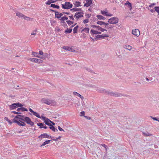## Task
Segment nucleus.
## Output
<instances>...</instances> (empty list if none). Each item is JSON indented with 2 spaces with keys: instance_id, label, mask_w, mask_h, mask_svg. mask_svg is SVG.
<instances>
[{
  "instance_id": "1",
  "label": "nucleus",
  "mask_w": 159,
  "mask_h": 159,
  "mask_svg": "<svg viewBox=\"0 0 159 159\" xmlns=\"http://www.w3.org/2000/svg\"><path fill=\"white\" fill-rule=\"evenodd\" d=\"M25 117L24 116L18 115L15 117L13 121L14 123L17 124L20 126H25L26 124L25 123L20 120H21L24 121Z\"/></svg>"
},
{
  "instance_id": "2",
  "label": "nucleus",
  "mask_w": 159,
  "mask_h": 159,
  "mask_svg": "<svg viewBox=\"0 0 159 159\" xmlns=\"http://www.w3.org/2000/svg\"><path fill=\"white\" fill-rule=\"evenodd\" d=\"M41 102L43 103L50 106H55L56 105V102L53 100H50L46 98H42Z\"/></svg>"
},
{
  "instance_id": "3",
  "label": "nucleus",
  "mask_w": 159,
  "mask_h": 159,
  "mask_svg": "<svg viewBox=\"0 0 159 159\" xmlns=\"http://www.w3.org/2000/svg\"><path fill=\"white\" fill-rule=\"evenodd\" d=\"M61 7L62 8L66 9H70L72 8L73 7V5L71 3L69 2H65L61 5Z\"/></svg>"
},
{
  "instance_id": "4",
  "label": "nucleus",
  "mask_w": 159,
  "mask_h": 159,
  "mask_svg": "<svg viewBox=\"0 0 159 159\" xmlns=\"http://www.w3.org/2000/svg\"><path fill=\"white\" fill-rule=\"evenodd\" d=\"M119 19L116 17H113L108 19V22L111 24H116L118 23Z\"/></svg>"
},
{
  "instance_id": "5",
  "label": "nucleus",
  "mask_w": 159,
  "mask_h": 159,
  "mask_svg": "<svg viewBox=\"0 0 159 159\" xmlns=\"http://www.w3.org/2000/svg\"><path fill=\"white\" fill-rule=\"evenodd\" d=\"M84 13L83 12H77L75 13L74 17L76 20H78L81 18L83 17Z\"/></svg>"
},
{
  "instance_id": "6",
  "label": "nucleus",
  "mask_w": 159,
  "mask_h": 159,
  "mask_svg": "<svg viewBox=\"0 0 159 159\" xmlns=\"http://www.w3.org/2000/svg\"><path fill=\"white\" fill-rule=\"evenodd\" d=\"M101 13L103 15L107 16H112L113 15L111 13H109L107 9H105V11L101 10Z\"/></svg>"
},
{
  "instance_id": "7",
  "label": "nucleus",
  "mask_w": 159,
  "mask_h": 159,
  "mask_svg": "<svg viewBox=\"0 0 159 159\" xmlns=\"http://www.w3.org/2000/svg\"><path fill=\"white\" fill-rule=\"evenodd\" d=\"M132 33L135 36L138 37L140 35V32L139 29H135L132 30Z\"/></svg>"
},
{
  "instance_id": "8",
  "label": "nucleus",
  "mask_w": 159,
  "mask_h": 159,
  "mask_svg": "<svg viewBox=\"0 0 159 159\" xmlns=\"http://www.w3.org/2000/svg\"><path fill=\"white\" fill-rule=\"evenodd\" d=\"M24 121H25L27 124L30 125L31 126H33L34 123L28 117H25Z\"/></svg>"
},
{
  "instance_id": "9",
  "label": "nucleus",
  "mask_w": 159,
  "mask_h": 159,
  "mask_svg": "<svg viewBox=\"0 0 159 159\" xmlns=\"http://www.w3.org/2000/svg\"><path fill=\"white\" fill-rule=\"evenodd\" d=\"M43 119V120L45 123L47 125L50 126L51 125V121L48 119V118L45 117H42Z\"/></svg>"
},
{
  "instance_id": "10",
  "label": "nucleus",
  "mask_w": 159,
  "mask_h": 159,
  "mask_svg": "<svg viewBox=\"0 0 159 159\" xmlns=\"http://www.w3.org/2000/svg\"><path fill=\"white\" fill-rule=\"evenodd\" d=\"M51 137V136L48 135L46 133H44L39 136L38 138L39 139H43L44 138H49Z\"/></svg>"
},
{
  "instance_id": "11",
  "label": "nucleus",
  "mask_w": 159,
  "mask_h": 159,
  "mask_svg": "<svg viewBox=\"0 0 159 159\" xmlns=\"http://www.w3.org/2000/svg\"><path fill=\"white\" fill-rule=\"evenodd\" d=\"M86 2L84 3V6L87 7H89L92 4V0H86Z\"/></svg>"
},
{
  "instance_id": "12",
  "label": "nucleus",
  "mask_w": 159,
  "mask_h": 159,
  "mask_svg": "<svg viewBox=\"0 0 159 159\" xmlns=\"http://www.w3.org/2000/svg\"><path fill=\"white\" fill-rule=\"evenodd\" d=\"M29 111L33 113V114L35 116L39 118H40L41 117L39 115L38 113H37L36 112L34 111L31 108H30L29 109Z\"/></svg>"
},
{
  "instance_id": "13",
  "label": "nucleus",
  "mask_w": 159,
  "mask_h": 159,
  "mask_svg": "<svg viewBox=\"0 0 159 159\" xmlns=\"http://www.w3.org/2000/svg\"><path fill=\"white\" fill-rule=\"evenodd\" d=\"M123 47L124 48L129 51H130L132 48L131 46L128 44L124 45L123 46Z\"/></svg>"
},
{
  "instance_id": "14",
  "label": "nucleus",
  "mask_w": 159,
  "mask_h": 159,
  "mask_svg": "<svg viewBox=\"0 0 159 159\" xmlns=\"http://www.w3.org/2000/svg\"><path fill=\"white\" fill-rule=\"evenodd\" d=\"M68 19V17L66 16H64L61 17V18L60 19V20H61V23H65V21L66 20V21Z\"/></svg>"
},
{
  "instance_id": "15",
  "label": "nucleus",
  "mask_w": 159,
  "mask_h": 159,
  "mask_svg": "<svg viewBox=\"0 0 159 159\" xmlns=\"http://www.w3.org/2000/svg\"><path fill=\"white\" fill-rule=\"evenodd\" d=\"M90 32L91 34H101V32H99L98 31L96 30L93 29L91 30Z\"/></svg>"
},
{
  "instance_id": "16",
  "label": "nucleus",
  "mask_w": 159,
  "mask_h": 159,
  "mask_svg": "<svg viewBox=\"0 0 159 159\" xmlns=\"http://www.w3.org/2000/svg\"><path fill=\"white\" fill-rule=\"evenodd\" d=\"M73 4L75 7H78L81 6V2L79 1H75L73 2Z\"/></svg>"
},
{
  "instance_id": "17",
  "label": "nucleus",
  "mask_w": 159,
  "mask_h": 159,
  "mask_svg": "<svg viewBox=\"0 0 159 159\" xmlns=\"http://www.w3.org/2000/svg\"><path fill=\"white\" fill-rule=\"evenodd\" d=\"M17 111H27V110L26 108L24 107H20L18 108L16 110Z\"/></svg>"
},
{
  "instance_id": "18",
  "label": "nucleus",
  "mask_w": 159,
  "mask_h": 159,
  "mask_svg": "<svg viewBox=\"0 0 159 159\" xmlns=\"http://www.w3.org/2000/svg\"><path fill=\"white\" fill-rule=\"evenodd\" d=\"M16 16L19 18L23 19L24 15L20 12H17L16 13Z\"/></svg>"
},
{
  "instance_id": "19",
  "label": "nucleus",
  "mask_w": 159,
  "mask_h": 159,
  "mask_svg": "<svg viewBox=\"0 0 159 159\" xmlns=\"http://www.w3.org/2000/svg\"><path fill=\"white\" fill-rule=\"evenodd\" d=\"M82 31H84L86 34H89V29L88 27H85L82 30Z\"/></svg>"
},
{
  "instance_id": "20",
  "label": "nucleus",
  "mask_w": 159,
  "mask_h": 159,
  "mask_svg": "<svg viewBox=\"0 0 159 159\" xmlns=\"http://www.w3.org/2000/svg\"><path fill=\"white\" fill-rule=\"evenodd\" d=\"M73 93L74 95H76L77 96L80 97L83 100V99L84 97L77 92H74Z\"/></svg>"
},
{
  "instance_id": "21",
  "label": "nucleus",
  "mask_w": 159,
  "mask_h": 159,
  "mask_svg": "<svg viewBox=\"0 0 159 159\" xmlns=\"http://www.w3.org/2000/svg\"><path fill=\"white\" fill-rule=\"evenodd\" d=\"M15 103H13L9 106V108L10 110H13L16 108V106L15 105Z\"/></svg>"
},
{
  "instance_id": "22",
  "label": "nucleus",
  "mask_w": 159,
  "mask_h": 159,
  "mask_svg": "<svg viewBox=\"0 0 159 159\" xmlns=\"http://www.w3.org/2000/svg\"><path fill=\"white\" fill-rule=\"evenodd\" d=\"M97 30H98L99 32H104V31H106L107 30L106 29H103L100 27L99 26L98 27Z\"/></svg>"
},
{
  "instance_id": "23",
  "label": "nucleus",
  "mask_w": 159,
  "mask_h": 159,
  "mask_svg": "<svg viewBox=\"0 0 159 159\" xmlns=\"http://www.w3.org/2000/svg\"><path fill=\"white\" fill-rule=\"evenodd\" d=\"M50 140H48L46 141L43 143V144L40 146V147H42L46 144H49L50 143Z\"/></svg>"
},
{
  "instance_id": "24",
  "label": "nucleus",
  "mask_w": 159,
  "mask_h": 159,
  "mask_svg": "<svg viewBox=\"0 0 159 159\" xmlns=\"http://www.w3.org/2000/svg\"><path fill=\"white\" fill-rule=\"evenodd\" d=\"M28 60L34 62L35 63L38 62V59L35 58H30Z\"/></svg>"
},
{
  "instance_id": "25",
  "label": "nucleus",
  "mask_w": 159,
  "mask_h": 159,
  "mask_svg": "<svg viewBox=\"0 0 159 159\" xmlns=\"http://www.w3.org/2000/svg\"><path fill=\"white\" fill-rule=\"evenodd\" d=\"M63 14L62 13H59L58 12L55 14L56 17L58 18H60L63 16Z\"/></svg>"
},
{
  "instance_id": "26",
  "label": "nucleus",
  "mask_w": 159,
  "mask_h": 159,
  "mask_svg": "<svg viewBox=\"0 0 159 159\" xmlns=\"http://www.w3.org/2000/svg\"><path fill=\"white\" fill-rule=\"evenodd\" d=\"M50 126V129L52 130L54 132H55L56 131H58L57 129H56V128H55V127H54L52 125H50V126Z\"/></svg>"
},
{
  "instance_id": "27",
  "label": "nucleus",
  "mask_w": 159,
  "mask_h": 159,
  "mask_svg": "<svg viewBox=\"0 0 159 159\" xmlns=\"http://www.w3.org/2000/svg\"><path fill=\"white\" fill-rule=\"evenodd\" d=\"M96 16L98 19L100 20H104L105 19V17L101 15H98Z\"/></svg>"
},
{
  "instance_id": "28",
  "label": "nucleus",
  "mask_w": 159,
  "mask_h": 159,
  "mask_svg": "<svg viewBox=\"0 0 159 159\" xmlns=\"http://www.w3.org/2000/svg\"><path fill=\"white\" fill-rule=\"evenodd\" d=\"M32 54L33 56L34 57H36L39 58H40V57L39 56V54L37 52H32Z\"/></svg>"
},
{
  "instance_id": "29",
  "label": "nucleus",
  "mask_w": 159,
  "mask_h": 159,
  "mask_svg": "<svg viewBox=\"0 0 159 159\" xmlns=\"http://www.w3.org/2000/svg\"><path fill=\"white\" fill-rule=\"evenodd\" d=\"M51 7L59 9L60 8L59 6L55 5V4H52L51 5Z\"/></svg>"
},
{
  "instance_id": "30",
  "label": "nucleus",
  "mask_w": 159,
  "mask_h": 159,
  "mask_svg": "<svg viewBox=\"0 0 159 159\" xmlns=\"http://www.w3.org/2000/svg\"><path fill=\"white\" fill-rule=\"evenodd\" d=\"M66 22L69 25H70L73 24L74 23V22L73 21L68 20L66 21Z\"/></svg>"
},
{
  "instance_id": "31",
  "label": "nucleus",
  "mask_w": 159,
  "mask_h": 159,
  "mask_svg": "<svg viewBox=\"0 0 159 159\" xmlns=\"http://www.w3.org/2000/svg\"><path fill=\"white\" fill-rule=\"evenodd\" d=\"M79 27V26L78 25H77L73 29V33L74 34L76 33H77V30Z\"/></svg>"
},
{
  "instance_id": "32",
  "label": "nucleus",
  "mask_w": 159,
  "mask_h": 159,
  "mask_svg": "<svg viewBox=\"0 0 159 159\" xmlns=\"http://www.w3.org/2000/svg\"><path fill=\"white\" fill-rule=\"evenodd\" d=\"M72 29H68L67 28L65 30V33H70L72 31Z\"/></svg>"
},
{
  "instance_id": "33",
  "label": "nucleus",
  "mask_w": 159,
  "mask_h": 159,
  "mask_svg": "<svg viewBox=\"0 0 159 159\" xmlns=\"http://www.w3.org/2000/svg\"><path fill=\"white\" fill-rule=\"evenodd\" d=\"M68 18L71 20L73 21L75 20L74 16L72 14L69 16Z\"/></svg>"
},
{
  "instance_id": "34",
  "label": "nucleus",
  "mask_w": 159,
  "mask_h": 159,
  "mask_svg": "<svg viewBox=\"0 0 159 159\" xmlns=\"http://www.w3.org/2000/svg\"><path fill=\"white\" fill-rule=\"evenodd\" d=\"M143 135L145 137H147V136H151L152 135V134H149L148 133H143Z\"/></svg>"
},
{
  "instance_id": "35",
  "label": "nucleus",
  "mask_w": 159,
  "mask_h": 159,
  "mask_svg": "<svg viewBox=\"0 0 159 159\" xmlns=\"http://www.w3.org/2000/svg\"><path fill=\"white\" fill-rule=\"evenodd\" d=\"M15 104V105L16 106V108L18 107H21L23 106V105L22 104L19 102L16 103Z\"/></svg>"
},
{
  "instance_id": "36",
  "label": "nucleus",
  "mask_w": 159,
  "mask_h": 159,
  "mask_svg": "<svg viewBox=\"0 0 159 159\" xmlns=\"http://www.w3.org/2000/svg\"><path fill=\"white\" fill-rule=\"evenodd\" d=\"M97 23L98 25H104V24H105V22L102 21H98L97 22Z\"/></svg>"
},
{
  "instance_id": "37",
  "label": "nucleus",
  "mask_w": 159,
  "mask_h": 159,
  "mask_svg": "<svg viewBox=\"0 0 159 159\" xmlns=\"http://www.w3.org/2000/svg\"><path fill=\"white\" fill-rule=\"evenodd\" d=\"M89 19H85L83 20V23L84 24H87L89 22Z\"/></svg>"
},
{
  "instance_id": "38",
  "label": "nucleus",
  "mask_w": 159,
  "mask_h": 159,
  "mask_svg": "<svg viewBox=\"0 0 159 159\" xmlns=\"http://www.w3.org/2000/svg\"><path fill=\"white\" fill-rule=\"evenodd\" d=\"M155 11L157 12L159 15V7H154Z\"/></svg>"
},
{
  "instance_id": "39",
  "label": "nucleus",
  "mask_w": 159,
  "mask_h": 159,
  "mask_svg": "<svg viewBox=\"0 0 159 159\" xmlns=\"http://www.w3.org/2000/svg\"><path fill=\"white\" fill-rule=\"evenodd\" d=\"M37 125L39 126L40 128H43L44 124L42 123H39L37 124Z\"/></svg>"
},
{
  "instance_id": "40",
  "label": "nucleus",
  "mask_w": 159,
  "mask_h": 159,
  "mask_svg": "<svg viewBox=\"0 0 159 159\" xmlns=\"http://www.w3.org/2000/svg\"><path fill=\"white\" fill-rule=\"evenodd\" d=\"M23 19L28 21L30 20L31 19L30 18L27 17L25 15L24 16Z\"/></svg>"
},
{
  "instance_id": "41",
  "label": "nucleus",
  "mask_w": 159,
  "mask_h": 159,
  "mask_svg": "<svg viewBox=\"0 0 159 159\" xmlns=\"http://www.w3.org/2000/svg\"><path fill=\"white\" fill-rule=\"evenodd\" d=\"M81 9L75 8H73L71 9V11H78L80 10Z\"/></svg>"
},
{
  "instance_id": "42",
  "label": "nucleus",
  "mask_w": 159,
  "mask_h": 159,
  "mask_svg": "<svg viewBox=\"0 0 159 159\" xmlns=\"http://www.w3.org/2000/svg\"><path fill=\"white\" fill-rule=\"evenodd\" d=\"M37 32V29H36L34 30H33L32 32L31 33V35H35L36 34V33Z\"/></svg>"
},
{
  "instance_id": "43",
  "label": "nucleus",
  "mask_w": 159,
  "mask_h": 159,
  "mask_svg": "<svg viewBox=\"0 0 159 159\" xmlns=\"http://www.w3.org/2000/svg\"><path fill=\"white\" fill-rule=\"evenodd\" d=\"M69 51L71 52H75V50L74 48L72 47H70L69 48Z\"/></svg>"
},
{
  "instance_id": "44",
  "label": "nucleus",
  "mask_w": 159,
  "mask_h": 159,
  "mask_svg": "<svg viewBox=\"0 0 159 159\" xmlns=\"http://www.w3.org/2000/svg\"><path fill=\"white\" fill-rule=\"evenodd\" d=\"M96 38H98L104 39L103 35H98L96 36Z\"/></svg>"
},
{
  "instance_id": "45",
  "label": "nucleus",
  "mask_w": 159,
  "mask_h": 159,
  "mask_svg": "<svg viewBox=\"0 0 159 159\" xmlns=\"http://www.w3.org/2000/svg\"><path fill=\"white\" fill-rule=\"evenodd\" d=\"M70 47L66 46H64L62 47V48L65 50L69 51V48Z\"/></svg>"
},
{
  "instance_id": "46",
  "label": "nucleus",
  "mask_w": 159,
  "mask_h": 159,
  "mask_svg": "<svg viewBox=\"0 0 159 159\" xmlns=\"http://www.w3.org/2000/svg\"><path fill=\"white\" fill-rule=\"evenodd\" d=\"M91 27L93 28H96V29H97L98 27V25H91Z\"/></svg>"
},
{
  "instance_id": "47",
  "label": "nucleus",
  "mask_w": 159,
  "mask_h": 159,
  "mask_svg": "<svg viewBox=\"0 0 159 159\" xmlns=\"http://www.w3.org/2000/svg\"><path fill=\"white\" fill-rule=\"evenodd\" d=\"M85 16L87 19H89L91 17V14H85Z\"/></svg>"
},
{
  "instance_id": "48",
  "label": "nucleus",
  "mask_w": 159,
  "mask_h": 159,
  "mask_svg": "<svg viewBox=\"0 0 159 159\" xmlns=\"http://www.w3.org/2000/svg\"><path fill=\"white\" fill-rule=\"evenodd\" d=\"M80 114L81 116H84L85 115V112L84 111H81L80 112Z\"/></svg>"
},
{
  "instance_id": "49",
  "label": "nucleus",
  "mask_w": 159,
  "mask_h": 159,
  "mask_svg": "<svg viewBox=\"0 0 159 159\" xmlns=\"http://www.w3.org/2000/svg\"><path fill=\"white\" fill-rule=\"evenodd\" d=\"M43 61L42 60L38 59V62L39 63H42L43 62Z\"/></svg>"
},
{
  "instance_id": "50",
  "label": "nucleus",
  "mask_w": 159,
  "mask_h": 159,
  "mask_svg": "<svg viewBox=\"0 0 159 159\" xmlns=\"http://www.w3.org/2000/svg\"><path fill=\"white\" fill-rule=\"evenodd\" d=\"M58 129L61 131H64L63 129L61 128L60 126H58Z\"/></svg>"
},
{
  "instance_id": "51",
  "label": "nucleus",
  "mask_w": 159,
  "mask_h": 159,
  "mask_svg": "<svg viewBox=\"0 0 159 159\" xmlns=\"http://www.w3.org/2000/svg\"><path fill=\"white\" fill-rule=\"evenodd\" d=\"M156 5V3H152L151 4L149 5V7H152L153 6H155Z\"/></svg>"
},
{
  "instance_id": "52",
  "label": "nucleus",
  "mask_w": 159,
  "mask_h": 159,
  "mask_svg": "<svg viewBox=\"0 0 159 159\" xmlns=\"http://www.w3.org/2000/svg\"><path fill=\"white\" fill-rule=\"evenodd\" d=\"M101 145L105 148L106 150H107V146L105 144H102Z\"/></svg>"
},
{
  "instance_id": "53",
  "label": "nucleus",
  "mask_w": 159,
  "mask_h": 159,
  "mask_svg": "<svg viewBox=\"0 0 159 159\" xmlns=\"http://www.w3.org/2000/svg\"><path fill=\"white\" fill-rule=\"evenodd\" d=\"M12 112L14 113L15 114H19L21 113L20 112H17L16 111H12Z\"/></svg>"
},
{
  "instance_id": "54",
  "label": "nucleus",
  "mask_w": 159,
  "mask_h": 159,
  "mask_svg": "<svg viewBox=\"0 0 159 159\" xmlns=\"http://www.w3.org/2000/svg\"><path fill=\"white\" fill-rule=\"evenodd\" d=\"M151 117L154 120H156V121H159V120H157V118H156V117H153L152 116H151Z\"/></svg>"
},
{
  "instance_id": "55",
  "label": "nucleus",
  "mask_w": 159,
  "mask_h": 159,
  "mask_svg": "<svg viewBox=\"0 0 159 159\" xmlns=\"http://www.w3.org/2000/svg\"><path fill=\"white\" fill-rule=\"evenodd\" d=\"M112 95L115 97H117L120 96L119 95H118L117 94H116L115 93H112Z\"/></svg>"
},
{
  "instance_id": "56",
  "label": "nucleus",
  "mask_w": 159,
  "mask_h": 159,
  "mask_svg": "<svg viewBox=\"0 0 159 159\" xmlns=\"http://www.w3.org/2000/svg\"><path fill=\"white\" fill-rule=\"evenodd\" d=\"M112 27L111 25H108L107 27V28L108 29H111L112 28Z\"/></svg>"
},
{
  "instance_id": "57",
  "label": "nucleus",
  "mask_w": 159,
  "mask_h": 159,
  "mask_svg": "<svg viewBox=\"0 0 159 159\" xmlns=\"http://www.w3.org/2000/svg\"><path fill=\"white\" fill-rule=\"evenodd\" d=\"M39 54L41 55H43V53L42 51H39Z\"/></svg>"
},
{
  "instance_id": "58",
  "label": "nucleus",
  "mask_w": 159,
  "mask_h": 159,
  "mask_svg": "<svg viewBox=\"0 0 159 159\" xmlns=\"http://www.w3.org/2000/svg\"><path fill=\"white\" fill-rule=\"evenodd\" d=\"M4 119L7 121V122H9V119L7 117H5L4 118Z\"/></svg>"
},
{
  "instance_id": "59",
  "label": "nucleus",
  "mask_w": 159,
  "mask_h": 159,
  "mask_svg": "<svg viewBox=\"0 0 159 159\" xmlns=\"http://www.w3.org/2000/svg\"><path fill=\"white\" fill-rule=\"evenodd\" d=\"M61 138V136H59L57 138L55 139H53V140H55V141H57L58 139H60Z\"/></svg>"
},
{
  "instance_id": "60",
  "label": "nucleus",
  "mask_w": 159,
  "mask_h": 159,
  "mask_svg": "<svg viewBox=\"0 0 159 159\" xmlns=\"http://www.w3.org/2000/svg\"><path fill=\"white\" fill-rule=\"evenodd\" d=\"M103 37L104 38L105 37H109V36L108 35H107L106 34H105L103 35Z\"/></svg>"
},
{
  "instance_id": "61",
  "label": "nucleus",
  "mask_w": 159,
  "mask_h": 159,
  "mask_svg": "<svg viewBox=\"0 0 159 159\" xmlns=\"http://www.w3.org/2000/svg\"><path fill=\"white\" fill-rule=\"evenodd\" d=\"M108 25H109V24H108V23H106L105 22V24H104V25H106V27H107L108 26Z\"/></svg>"
},
{
  "instance_id": "62",
  "label": "nucleus",
  "mask_w": 159,
  "mask_h": 159,
  "mask_svg": "<svg viewBox=\"0 0 159 159\" xmlns=\"http://www.w3.org/2000/svg\"><path fill=\"white\" fill-rule=\"evenodd\" d=\"M47 127L46 126V125H45L44 124V126H43V128L47 129Z\"/></svg>"
},
{
  "instance_id": "63",
  "label": "nucleus",
  "mask_w": 159,
  "mask_h": 159,
  "mask_svg": "<svg viewBox=\"0 0 159 159\" xmlns=\"http://www.w3.org/2000/svg\"><path fill=\"white\" fill-rule=\"evenodd\" d=\"M51 123H52L53 125H55V124L52 121H51Z\"/></svg>"
},
{
  "instance_id": "64",
  "label": "nucleus",
  "mask_w": 159,
  "mask_h": 159,
  "mask_svg": "<svg viewBox=\"0 0 159 159\" xmlns=\"http://www.w3.org/2000/svg\"><path fill=\"white\" fill-rule=\"evenodd\" d=\"M8 123H9L10 124H11L12 123V122L10 120H9V121L8 122Z\"/></svg>"
}]
</instances>
